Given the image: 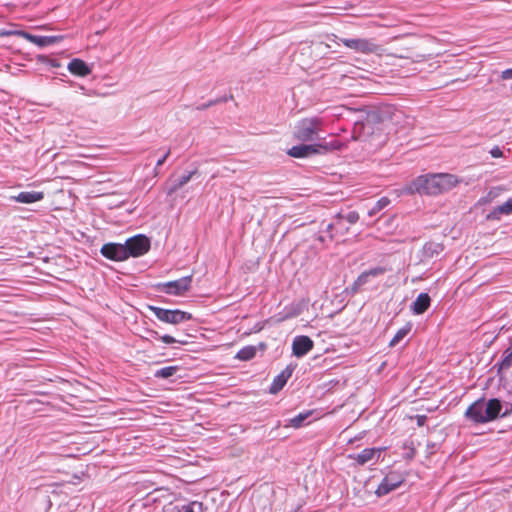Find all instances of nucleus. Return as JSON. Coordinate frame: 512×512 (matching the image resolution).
<instances>
[{
	"label": "nucleus",
	"instance_id": "obj_1",
	"mask_svg": "<svg viewBox=\"0 0 512 512\" xmlns=\"http://www.w3.org/2000/svg\"><path fill=\"white\" fill-rule=\"evenodd\" d=\"M461 183V179L450 173L420 175L410 182L408 191L421 195L437 196L446 193Z\"/></svg>",
	"mask_w": 512,
	"mask_h": 512
},
{
	"label": "nucleus",
	"instance_id": "obj_2",
	"mask_svg": "<svg viewBox=\"0 0 512 512\" xmlns=\"http://www.w3.org/2000/svg\"><path fill=\"white\" fill-rule=\"evenodd\" d=\"M344 46L355 52L362 53L365 55L375 54L379 57L383 55L398 57L403 59L412 58L411 53L406 49L404 53H386V50L379 44H377L372 38H343L340 40Z\"/></svg>",
	"mask_w": 512,
	"mask_h": 512
},
{
	"label": "nucleus",
	"instance_id": "obj_3",
	"mask_svg": "<svg viewBox=\"0 0 512 512\" xmlns=\"http://www.w3.org/2000/svg\"><path fill=\"white\" fill-rule=\"evenodd\" d=\"M323 121L317 117L304 118L295 126L294 138L301 142H311L319 139Z\"/></svg>",
	"mask_w": 512,
	"mask_h": 512
},
{
	"label": "nucleus",
	"instance_id": "obj_4",
	"mask_svg": "<svg viewBox=\"0 0 512 512\" xmlns=\"http://www.w3.org/2000/svg\"><path fill=\"white\" fill-rule=\"evenodd\" d=\"M149 309L154 313L158 320L165 323L179 324L192 319V315L190 313L178 309L169 310L155 306H149Z\"/></svg>",
	"mask_w": 512,
	"mask_h": 512
},
{
	"label": "nucleus",
	"instance_id": "obj_5",
	"mask_svg": "<svg viewBox=\"0 0 512 512\" xmlns=\"http://www.w3.org/2000/svg\"><path fill=\"white\" fill-rule=\"evenodd\" d=\"M124 249L126 250L127 259L140 257L149 251L150 240L145 235H136L126 240Z\"/></svg>",
	"mask_w": 512,
	"mask_h": 512
},
{
	"label": "nucleus",
	"instance_id": "obj_6",
	"mask_svg": "<svg viewBox=\"0 0 512 512\" xmlns=\"http://www.w3.org/2000/svg\"><path fill=\"white\" fill-rule=\"evenodd\" d=\"M4 34L5 35H11V34L18 35L39 47L50 46V45H53L62 40V36H38V35L30 34L25 31H15V32H8V33H4Z\"/></svg>",
	"mask_w": 512,
	"mask_h": 512
},
{
	"label": "nucleus",
	"instance_id": "obj_7",
	"mask_svg": "<svg viewBox=\"0 0 512 512\" xmlns=\"http://www.w3.org/2000/svg\"><path fill=\"white\" fill-rule=\"evenodd\" d=\"M465 417L476 424L488 423L485 413V400L481 398L473 402L465 411Z\"/></svg>",
	"mask_w": 512,
	"mask_h": 512
},
{
	"label": "nucleus",
	"instance_id": "obj_8",
	"mask_svg": "<svg viewBox=\"0 0 512 512\" xmlns=\"http://www.w3.org/2000/svg\"><path fill=\"white\" fill-rule=\"evenodd\" d=\"M100 252L102 256L112 261L121 262L127 260L124 244L106 243L101 247Z\"/></svg>",
	"mask_w": 512,
	"mask_h": 512
},
{
	"label": "nucleus",
	"instance_id": "obj_9",
	"mask_svg": "<svg viewBox=\"0 0 512 512\" xmlns=\"http://www.w3.org/2000/svg\"><path fill=\"white\" fill-rule=\"evenodd\" d=\"M192 283V276H185L180 279L167 282L163 285L164 291L170 295L180 296L187 292Z\"/></svg>",
	"mask_w": 512,
	"mask_h": 512
},
{
	"label": "nucleus",
	"instance_id": "obj_10",
	"mask_svg": "<svg viewBox=\"0 0 512 512\" xmlns=\"http://www.w3.org/2000/svg\"><path fill=\"white\" fill-rule=\"evenodd\" d=\"M403 481L404 479L400 475L391 472L384 477L376 492L378 495L388 494L389 492L397 489Z\"/></svg>",
	"mask_w": 512,
	"mask_h": 512
},
{
	"label": "nucleus",
	"instance_id": "obj_11",
	"mask_svg": "<svg viewBox=\"0 0 512 512\" xmlns=\"http://www.w3.org/2000/svg\"><path fill=\"white\" fill-rule=\"evenodd\" d=\"M314 343L308 336H297L292 343V351L296 357H302L313 349Z\"/></svg>",
	"mask_w": 512,
	"mask_h": 512
},
{
	"label": "nucleus",
	"instance_id": "obj_12",
	"mask_svg": "<svg viewBox=\"0 0 512 512\" xmlns=\"http://www.w3.org/2000/svg\"><path fill=\"white\" fill-rule=\"evenodd\" d=\"M383 451L382 448H366L359 454L349 455L348 458L356 461L359 465H364L374 459H378Z\"/></svg>",
	"mask_w": 512,
	"mask_h": 512
},
{
	"label": "nucleus",
	"instance_id": "obj_13",
	"mask_svg": "<svg viewBox=\"0 0 512 512\" xmlns=\"http://www.w3.org/2000/svg\"><path fill=\"white\" fill-rule=\"evenodd\" d=\"M512 214V196L502 205L495 207L486 215L488 221H499L502 215Z\"/></svg>",
	"mask_w": 512,
	"mask_h": 512
},
{
	"label": "nucleus",
	"instance_id": "obj_14",
	"mask_svg": "<svg viewBox=\"0 0 512 512\" xmlns=\"http://www.w3.org/2000/svg\"><path fill=\"white\" fill-rule=\"evenodd\" d=\"M12 199L19 203H35L44 199V192L42 191H23L18 195L13 196Z\"/></svg>",
	"mask_w": 512,
	"mask_h": 512
},
{
	"label": "nucleus",
	"instance_id": "obj_15",
	"mask_svg": "<svg viewBox=\"0 0 512 512\" xmlns=\"http://www.w3.org/2000/svg\"><path fill=\"white\" fill-rule=\"evenodd\" d=\"M68 70L71 74L80 77H85L91 73V69L86 64V62L78 58H75L69 62Z\"/></svg>",
	"mask_w": 512,
	"mask_h": 512
},
{
	"label": "nucleus",
	"instance_id": "obj_16",
	"mask_svg": "<svg viewBox=\"0 0 512 512\" xmlns=\"http://www.w3.org/2000/svg\"><path fill=\"white\" fill-rule=\"evenodd\" d=\"M431 298L427 293H421L411 306V310L416 315H421L430 307Z\"/></svg>",
	"mask_w": 512,
	"mask_h": 512
},
{
	"label": "nucleus",
	"instance_id": "obj_17",
	"mask_svg": "<svg viewBox=\"0 0 512 512\" xmlns=\"http://www.w3.org/2000/svg\"><path fill=\"white\" fill-rule=\"evenodd\" d=\"M315 151L316 150L314 149L313 145L301 144L291 147L287 151V154L293 158H306L311 155H315Z\"/></svg>",
	"mask_w": 512,
	"mask_h": 512
},
{
	"label": "nucleus",
	"instance_id": "obj_18",
	"mask_svg": "<svg viewBox=\"0 0 512 512\" xmlns=\"http://www.w3.org/2000/svg\"><path fill=\"white\" fill-rule=\"evenodd\" d=\"M343 146V143L338 140H333L331 142H320L313 144V147L316 150L314 154H326L332 151L340 150L343 148Z\"/></svg>",
	"mask_w": 512,
	"mask_h": 512
},
{
	"label": "nucleus",
	"instance_id": "obj_19",
	"mask_svg": "<svg viewBox=\"0 0 512 512\" xmlns=\"http://www.w3.org/2000/svg\"><path fill=\"white\" fill-rule=\"evenodd\" d=\"M501 402L496 399H490L487 403H485V413L487 422L495 420L501 411Z\"/></svg>",
	"mask_w": 512,
	"mask_h": 512
},
{
	"label": "nucleus",
	"instance_id": "obj_20",
	"mask_svg": "<svg viewBox=\"0 0 512 512\" xmlns=\"http://www.w3.org/2000/svg\"><path fill=\"white\" fill-rule=\"evenodd\" d=\"M291 376V372L283 371L278 376H276L270 386L269 392L271 394L278 393L286 384L288 378Z\"/></svg>",
	"mask_w": 512,
	"mask_h": 512
},
{
	"label": "nucleus",
	"instance_id": "obj_21",
	"mask_svg": "<svg viewBox=\"0 0 512 512\" xmlns=\"http://www.w3.org/2000/svg\"><path fill=\"white\" fill-rule=\"evenodd\" d=\"M498 373L508 370L512 367V348H508L504 351L502 360L496 364Z\"/></svg>",
	"mask_w": 512,
	"mask_h": 512
},
{
	"label": "nucleus",
	"instance_id": "obj_22",
	"mask_svg": "<svg viewBox=\"0 0 512 512\" xmlns=\"http://www.w3.org/2000/svg\"><path fill=\"white\" fill-rule=\"evenodd\" d=\"M256 348L254 346H246L240 349L236 355V358L242 361H248L255 357Z\"/></svg>",
	"mask_w": 512,
	"mask_h": 512
},
{
	"label": "nucleus",
	"instance_id": "obj_23",
	"mask_svg": "<svg viewBox=\"0 0 512 512\" xmlns=\"http://www.w3.org/2000/svg\"><path fill=\"white\" fill-rule=\"evenodd\" d=\"M504 191H506V188L504 186L494 187L487 193V195L484 198L480 200V202L483 204L490 203Z\"/></svg>",
	"mask_w": 512,
	"mask_h": 512
},
{
	"label": "nucleus",
	"instance_id": "obj_24",
	"mask_svg": "<svg viewBox=\"0 0 512 512\" xmlns=\"http://www.w3.org/2000/svg\"><path fill=\"white\" fill-rule=\"evenodd\" d=\"M390 204V199L388 197H382L380 198L374 206L368 211V215L370 217L376 215L378 212H380L382 209L387 207Z\"/></svg>",
	"mask_w": 512,
	"mask_h": 512
},
{
	"label": "nucleus",
	"instance_id": "obj_25",
	"mask_svg": "<svg viewBox=\"0 0 512 512\" xmlns=\"http://www.w3.org/2000/svg\"><path fill=\"white\" fill-rule=\"evenodd\" d=\"M178 371L177 366H168L157 370L155 373V377L158 378H169L172 377Z\"/></svg>",
	"mask_w": 512,
	"mask_h": 512
},
{
	"label": "nucleus",
	"instance_id": "obj_26",
	"mask_svg": "<svg viewBox=\"0 0 512 512\" xmlns=\"http://www.w3.org/2000/svg\"><path fill=\"white\" fill-rule=\"evenodd\" d=\"M337 218L339 223L345 220L349 224H355L359 220V214L356 211H350L344 215L339 214Z\"/></svg>",
	"mask_w": 512,
	"mask_h": 512
},
{
	"label": "nucleus",
	"instance_id": "obj_27",
	"mask_svg": "<svg viewBox=\"0 0 512 512\" xmlns=\"http://www.w3.org/2000/svg\"><path fill=\"white\" fill-rule=\"evenodd\" d=\"M409 331L410 327H403L399 329L394 335V337L391 339L390 346L393 347L397 345L408 334Z\"/></svg>",
	"mask_w": 512,
	"mask_h": 512
},
{
	"label": "nucleus",
	"instance_id": "obj_28",
	"mask_svg": "<svg viewBox=\"0 0 512 512\" xmlns=\"http://www.w3.org/2000/svg\"><path fill=\"white\" fill-rule=\"evenodd\" d=\"M309 414L310 413H300L299 415L290 419V425L294 428H299L302 425L303 421L309 416Z\"/></svg>",
	"mask_w": 512,
	"mask_h": 512
},
{
	"label": "nucleus",
	"instance_id": "obj_29",
	"mask_svg": "<svg viewBox=\"0 0 512 512\" xmlns=\"http://www.w3.org/2000/svg\"><path fill=\"white\" fill-rule=\"evenodd\" d=\"M385 272V269L382 268V267H376V268H373L369 271H366L364 272L360 278L362 277H366V276H377V275H380V274H383Z\"/></svg>",
	"mask_w": 512,
	"mask_h": 512
},
{
	"label": "nucleus",
	"instance_id": "obj_30",
	"mask_svg": "<svg viewBox=\"0 0 512 512\" xmlns=\"http://www.w3.org/2000/svg\"><path fill=\"white\" fill-rule=\"evenodd\" d=\"M161 341L165 344H173V343H180V344H186V341H180V340H176L174 337L170 336V335H163L160 337Z\"/></svg>",
	"mask_w": 512,
	"mask_h": 512
},
{
	"label": "nucleus",
	"instance_id": "obj_31",
	"mask_svg": "<svg viewBox=\"0 0 512 512\" xmlns=\"http://www.w3.org/2000/svg\"><path fill=\"white\" fill-rule=\"evenodd\" d=\"M490 154L493 158H501L503 157V151L500 149L499 146H494L491 150H490Z\"/></svg>",
	"mask_w": 512,
	"mask_h": 512
},
{
	"label": "nucleus",
	"instance_id": "obj_32",
	"mask_svg": "<svg viewBox=\"0 0 512 512\" xmlns=\"http://www.w3.org/2000/svg\"><path fill=\"white\" fill-rule=\"evenodd\" d=\"M192 174L193 173H189L188 175L182 176L181 179L179 180V183L177 184L176 188H180V187L184 186L186 183H188L192 177Z\"/></svg>",
	"mask_w": 512,
	"mask_h": 512
},
{
	"label": "nucleus",
	"instance_id": "obj_33",
	"mask_svg": "<svg viewBox=\"0 0 512 512\" xmlns=\"http://www.w3.org/2000/svg\"><path fill=\"white\" fill-rule=\"evenodd\" d=\"M501 78L503 80L512 79V68H509V69H506V70L502 71Z\"/></svg>",
	"mask_w": 512,
	"mask_h": 512
},
{
	"label": "nucleus",
	"instance_id": "obj_34",
	"mask_svg": "<svg viewBox=\"0 0 512 512\" xmlns=\"http://www.w3.org/2000/svg\"><path fill=\"white\" fill-rule=\"evenodd\" d=\"M170 155V149H168L164 155L157 161L156 163V166L157 167H160L161 165L164 164V162L166 161V159L168 158V156Z\"/></svg>",
	"mask_w": 512,
	"mask_h": 512
},
{
	"label": "nucleus",
	"instance_id": "obj_35",
	"mask_svg": "<svg viewBox=\"0 0 512 512\" xmlns=\"http://www.w3.org/2000/svg\"><path fill=\"white\" fill-rule=\"evenodd\" d=\"M184 512H194L192 507H187Z\"/></svg>",
	"mask_w": 512,
	"mask_h": 512
},
{
	"label": "nucleus",
	"instance_id": "obj_36",
	"mask_svg": "<svg viewBox=\"0 0 512 512\" xmlns=\"http://www.w3.org/2000/svg\"><path fill=\"white\" fill-rule=\"evenodd\" d=\"M152 334L156 337L158 336V333L156 331H152Z\"/></svg>",
	"mask_w": 512,
	"mask_h": 512
}]
</instances>
